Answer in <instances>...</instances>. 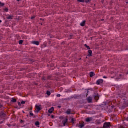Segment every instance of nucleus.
<instances>
[{
	"mask_svg": "<svg viewBox=\"0 0 128 128\" xmlns=\"http://www.w3.org/2000/svg\"><path fill=\"white\" fill-rule=\"evenodd\" d=\"M35 108L34 112H38L42 110V105H36Z\"/></svg>",
	"mask_w": 128,
	"mask_h": 128,
	"instance_id": "nucleus-1",
	"label": "nucleus"
},
{
	"mask_svg": "<svg viewBox=\"0 0 128 128\" xmlns=\"http://www.w3.org/2000/svg\"><path fill=\"white\" fill-rule=\"evenodd\" d=\"M103 126H104V128H110V122H106L104 123Z\"/></svg>",
	"mask_w": 128,
	"mask_h": 128,
	"instance_id": "nucleus-2",
	"label": "nucleus"
},
{
	"mask_svg": "<svg viewBox=\"0 0 128 128\" xmlns=\"http://www.w3.org/2000/svg\"><path fill=\"white\" fill-rule=\"evenodd\" d=\"M104 82V80L102 79H98L96 82V84H102Z\"/></svg>",
	"mask_w": 128,
	"mask_h": 128,
	"instance_id": "nucleus-3",
	"label": "nucleus"
},
{
	"mask_svg": "<svg viewBox=\"0 0 128 128\" xmlns=\"http://www.w3.org/2000/svg\"><path fill=\"white\" fill-rule=\"evenodd\" d=\"M4 116H6V114L2 112H0V120H2Z\"/></svg>",
	"mask_w": 128,
	"mask_h": 128,
	"instance_id": "nucleus-4",
	"label": "nucleus"
},
{
	"mask_svg": "<svg viewBox=\"0 0 128 128\" xmlns=\"http://www.w3.org/2000/svg\"><path fill=\"white\" fill-rule=\"evenodd\" d=\"M66 114H72V110L68 109L66 112Z\"/></svg>",
	"mask_w": 128,
	"mask_h": 128,
	"instance_id": "nucleus-5",
	"label": "nucleus"
},
{
	"mask_svg": "<svg viewBox=\"0 0 128 128\" xmlns=\"http://www.w3.org/2000/svg\"><path fill=\"white\" fill-rule=\"evenodd\" d=\"M54 110V107H52L48 110V112L50 114H52Z\"/></svg>",
	"mask_w": 128,
	"mask_h": 128,
	"instance_id": "nucleus-6",
	"label": "nucleus"
},
{
	"mask_svg": "<svg viewBox=\"0 0 128 128\" xmlns=\"http://www.w3.org/2000/svg\"><path fill=\"white\" fill-rule=\"evenodd\" d=\"M32 44H36V46H38L40 44V42L38 41H32Z\"/></svg>",
	"mask_w": 128,
	"mask_h": 128,
	"instance_id": "nucleus-7",
	"label": "nucleus"
},
{
	"mask_svg": "<svg viewBox=\"0 0 128 128\" xmlns=\"http://www.w3.org/2000/svg\"><path fill=\"white\" fill-rule=\"evenodd\" d=\"M13 18H14V16H10V15H8V16H7L6 18L7 20H12Z\"/></svg>",
	"mask_w": 128,
	"mask_h": 128,
	"instance_id": "nucleus-8",
	"label": "nucleus"
},
{
	"mask_svg": "<svg viewBox=\"0 0 128 128\" xmlns=\"http://www.w3.org/2000/svg\"><path fill=\"white\" fill-rule=\"evenodd\" d=\"M62 122H63L64 126H66V122H68V118H66L65 120H64Z\"/></svg>",
	"mask_w": 128,
	"mask_h": 128,
	"instance_id": "nucleus-9",
	"label": "nucleus"
},
{
	"mask_svg": "<svg viewBox=\"0 0 128 128\" xmlns=\"http://www.w3.org/2000/svg\"><path fill=\"white\" fill-rule=\"evenodd\" d=\"M86 24V20H83L81 23H80V26H84Z\"/></svg>",
	"mask_w": 128,
	"mask_h": 128,
	"instance_id": "nucleus-10",
	"label": "nucleus"
},
{
	"mask_svg": "<svg viewBox=\"0 0 128 128\" xmlns=\"http://www.w3.org/2000/svg\"><path fill=\"white\" fill-rule=\"evenodd\" d=\"M88 102H92V97H88L87 98Z\"/></svg>",
	"mask_w": 128,
	"mask_h": 128,
	"instance_id": "nucleus-11",
	"label": "nucleus"
},
{
	"mask_svg": "<svg viewBox=\"0 0 128 128\" xmlns=\"http://www.w3.org/2000/svg\"><path fill=\"white\" fill-rule=\"evenodd\" d=\"M92 118H86V122H92Z\"/></svg>",
	"mask_w": 128,
	"mask_h": 128,
	"instance_id": "nucleus-12",
	"label": "nucleus"
},
{
	"mask_svg": "<svg viewBox=\"0 0 128 128\" xmlns=\"http://www.w3.org/2000/svg\"><path fill=\"white\" fill-rule=\"evenodd\" d=\"M88 52L89 54V56H92V50H88Z\"/></svg>",
	"mask_w": 128,
	"mask_h": 128,
	"instance_id": "nucleus-13",
	"label": "nucleus"
},
{
	"mask_svg": "<svg viewBox=\"0 0 128 128\" xmlns=\"http://www.w3.org/2000/svg\"><path fill=\"white\" fill-rule=\"evenodd\" d=\"M94 74H94V72H90V78H92V76H94Z\"/></svg>",
	"mask_w": 128,
	"mask_h": 128,
	"instance_id": "nucleus-14",
	"label": "nucleus"
},
{
	"mask_svg": "<svg viewBox=\"0 0 128 128\" xmlns=\"http://www.w3.org/2000/svg\"><path fill=\"white\" fill-rule=\"evenodd\" d=\"M11 102H16V98H12L11 99Z\"/></svg>",
	"mask_w": 128,
	"mask_h": 128,
	"instance_id": "nucleus-15",
	"label": "nucleus"
},
{
	"mask_svg": "<svg viewBox=\"0 0 128 128\" xmlns=\"http://www.w3.org/2000/svg\"><path fill=\"white\" fill-rule=\"evenodd\" d=\"M84 46L86 47L87 50L90 49V46H88L86 44H84Z\"/></svg>",
	"mask_w": 128,
	"mask_h": 128,
	"instance_id": "nucleus-16",
	"label": "nucleus"
},
{
	"mask_svg": "<svg viewBox=\"0 0 128 128\" xmlns=\"http://www.w3.org/2000/svg\"><path fill=\"white\" fill-rule=\"evenodd\" d=\"M84 124H79V128H84Z\"/></svg>",
	"mask_w": 128,
	"mask_h": 128,
	"instance_id": "nucleus-17",
	"label": "nucleus"
},
{
	"mask_svg": "<svg viewBox=\"0 0 128 128\" xmlns=\"http://www.w3.org/2000/svg\"><path fill=\"white\" fill-rule=\"evenodd\" d=\"M91 0H84V2H85L86 4H88V2H90Z\"/></svg>",
	"mask_w": 128,
	"mask_h": 128,
	"instance_id": "nucleus-18",
	"label": "nucleus"
},
{
	"mask_svg": "<svg viewBox=\"0 0 128 128\" xmlns=\"http://www.w3.org/2000/svg\"><path fill=\"white\" fill-rule=\"evenodd\" d=\"M23 42H24V40H19V44H22Z\"/></svg>",
	"mask_w": 128,
	"mask_h": 128,
	"instance_id": "nucleus-19",
	"label": "nucleus"
},
{
	"mask_svg": "<svg viewBox=\"0 0 128 128\" xmlns=\"http://www.w3.org/2000/svg\"><path fill=\"white\" fill-rule=\"evenodd\" d=\"M78 2H84V0H77Z\"/></svg>",
	"mask_w": 128,
	"mask_h": 128,
	"instance_id": "nucleus-20",
	"label": "nucleus"
},
{
	"mask_svg": "<svg viewBox=\"0 0 128 128\" xmlns=\"http://www.w3.org/2000/svg\"><path fill=\"white\" fill-rule=\"evenodd\" d=\"M4 6V3L0 2V6Z\"/></svg>",
	"mask_w": 128,
	"mask_h": 128,
	"instance_id": "nucleus-21",
	"label": "nucleus"
},
{
	"mask_svg": "<svg viewBox=\"0 0 128 128\" xmlns=\"http://www.w3.org/2000/svg\"><path fill=\"white\" fill-rule=\"evenodd\" d=\"M4 10H5L6 12H8V8H5Z\"/></svg>",
	"mask_w": 128,
	"mask_h": 128,
	"instance_id": "nucleus-22",
	"label": "nucleus"
},
{
	"mask_svg": "<svg viewBox=\"0 0 128 128\" xmlns=\"http://www.w3.org/2000/svg\"><path fill=\"white\" fill-rule=\"evenodd\" d=\"M46 94H48V96H50V92L48 90L46 92Z\"/></svg>",
	"mask_w": 128,
	"mask_h": 128,
	"instance_id": "nucleus-23",
	"label": "nucleus"
},
{
	"mask_svg": "<svg viewBox=\"0 0 128 128\" xmlns=\"http://www.w3.org/2000/svg\"><path fill=\"white\" fill-rule=\"evenodd\" d=\"M35 125L36 126H40V122H35Z\"/></svg>",
	"mask_w": 128,
	"mask_h": 128,
	"instance_id": "nucleus-24",
	"label": "nucleus"
},
{
	"mask_svg": "<svg viewBox=\"0 0 128 128\" xmlns=\"http://www.w3.org/2000/svg\"><path fill=\"white\" fill-rule=\"evenodd\" d=\"M50 78H52V76H47V80H50Z\"/></svg>",
	"mask_w": 128,
	"mask_h": 128,
	"instance_id": "nucleus-25",
	"label": "nucleus"
},
{
	"mask_svg": "<svg viewBox=\"0 0 128 128\" xmlns=\"http://www.w3.org/2000/svg\"><path fill=\"white\" fill-rule=\"evenodd\" d=\"M30 116H34V114H32V111H30Z\"/></svg>",
	"mask_w": 128,
	"mask_h": 128,
	"instance_id": "nucleus-26",
	"label": "nucleus"
},
{
	"mask_svg": "<svg viewBox=\"0 0 128 128\" xmlns=\"http://www.w3.org/2000/svg\"><path fill=\"white\" fill-rule=\"evenodd\" d=\"M42 80H46V77L43 76V77L42 78Z\"/></svg>",
	"mask_w": 128,
	"mask_h": 128,
	"instance_id": "nucleus-27",
	"label": "nucleus"
},
{
	"mask_svg": "<svg viewBox=\"0 0 128 128\" xmlns=\"http://www.w3.org/2000/svg\"><path fill=\"white\" fill-rule=\"evenodd\" d=\"M71 122H73V123L74 122V118H72Z\"/></svg>",
	"mask_w": 128,
	"mask_h": 128,
	"instance_id": "nucleus-28",
	"label": "nucleus"
},
{
	"mask_svg": "<svg viewBox=\"0 0 128 128\" xmlns=\"http://www.w3.org/2000/svg\"><path fill=\"white\" fill-rule=\"evenodd\" d=\"M21 104H26V102L24 101H22Z\"/></svg>",
	"mask_w": 128,
	"mask_h": 128,
	"instance_id": "nucleus-29",
	"label": "nucleus"
},
{
	"mask_svg": "<svg viewBox=\"0 0 128 128\" xmlns=\"http://www.w3.org/2000/svg\"><path fill=\"white\" fill-rule=\"evenodd\" d=\"M57 98H60V94H58L56 96Z\"/></svg>",
	"mask_w": 128,
	"mask_h": 128,
	"instance_id": "nucleus-30",
	"label": "nucleus"
},
{
	"mask_svg": "<svg viewBox=\"0 0 128 128\" xmlns=\"http://www.w3.org/2000/svg\"><path fill=\"white\" fill-rule=\"evenodd\" d=\"M32 110V107H30V108H28L29 110Z\"/></svg>",
	"mask_w": 128,
	"mask_h": 128,
	"instance_id": "nucleus-31",
	"label": "nucleus"
},
{
	"mask_svg": "<svg viewBox=\"0 0 128 128\" xmlns=\"http://www.w3.org/2000/svg\"><path fill=\"white\" fill-rule=\"evenodd\" d=\"M108 77H106V76H103V78H107Z\"/></svg>",
	"mask_w": 128,
	"mask_h": 128,
	"instance_id": "nucleus-32",
	"label": "nucleus"
},
{
	"mask_svg": "<svg viewBox=\"0 0 128 128\" xmlns=\"http://www.w3.org/2000/svg\"><path fill=\"white\" fill-rule=\"evenodd\" d=\"M54 115H52V116H51L52 118H54Z\"/></svg>",
	"mask_w": 128,
	"mask_h": 128,
	"instance_id": "nucleus-33",
	"label": "nucleus"
},
{
	"mask_svg": "<svg viewBox=\"0 0 128 128\" xmlns=\"http://www.w3.org/2000/svg\"><path fill=\"white\" fill-rule=\"evenodd\" d=\"M32 18H34V16H32L31 17V20H32Z\"/></svg>",
	"mask_w": 128,
	"mask_h": 128,
	"instance_id": "nucleus-34",
	"label": "nucleus"
},
{
	"mask_svg": "<svg viewBox=\"0 0 128 128\" xmlns=\"http://www.w3.org/2000/svg\"><path fill=\"white\" fill-rule=\"evenodd\" d=\"M18 106H20V102H18Z\"/></svg>",
	"mask_w": 128,
	"mask_h": 128,
	"instance_id": "nucleus-35",
	"label": "nucleus"
},
{
	"mask_svg": "<svg viewBox=\"0 0 128 128\" xmlns=\"http://www.w3.org/2000/svg\"><path fill=\"white\" fill-rule=\"evenodd\" d=\"M16 2H20V0H16Z\"/></svg>",
	"mask_w": 128,
	"mask_h": 128,
	"instance_id": "nucleus-36",
	"label": "nucleus"
},
{
	"mask_svg": "<svg viewBox=\"0 0 128 128\" xmlns=\"http://www.w3.org/2000/svg\"><path fill=\"white\" fill-rule=\"evenodd\" d=\"M2 20H0V24H2Z\"/></svg>",
	"mask_w": 128,
	"mask_h": 128,
	"instance_id": "nucleus-37",
	"label": "nucleus"
},
{
	"mask_svg": "<svg viewBox=\"0 0 128 128\" xmlns=\"http://www.w3.org/2000/svg\"><path fill=\"white\" fill-rule=\"evenodd\" d=\"M79 60H82V58H80Z\"/></svg>",
	"mask_w": 128,
	"mask_h": 128,
	"instance_id": "nucleus-38",
	"label": "nucleus"
},
{
	"mask_svg": "<svg viewBox=\"0 0 128 128\" xmlns=\"http://www.w3.org/2000/svg\"><path fill=\"white\" fill-rule=\"evenodd\" d=\"M126 4H128V2H126Z\"/></svg>",
	"mask_w": 128,
	"mask_h": 128,
	"instance_id": "nucleus-39",
	"label": "nucleus"
}]
</instances>
